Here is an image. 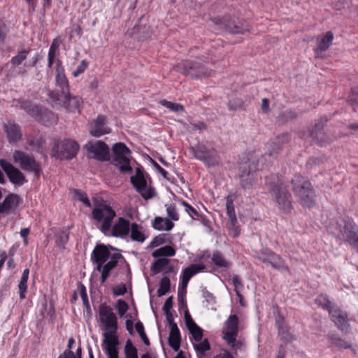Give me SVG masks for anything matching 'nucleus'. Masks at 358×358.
Here are the masks:
<instances>
[{"label": "nucleus", "mask_w": 358, "mask_h": 358, "mask_svg": "<svg viewBox=\"0 0 358 358\" xmlns=\"http://www.w3.org/2000/svg\"><path fill=\"white\" fill-rule=\"evenodd\" d=\"M13 162L18 164L22 170L34 173L36 176H40L41 173V165L33 156L23 151L16 150L13 153Z\"/></svg>", "instance_id": "obj_10"}, {"label": "nucleus", "mask_w": 358, "mask_h": 358, "mask_svg": "<svg viewBox=\"0 0 358 358\" xmlns=\"http://www.w3.org/2000/svg\"><path fill=\"white\" fill-rule=\"evenodd\" d=\"M333 322L342 331L347 332L350 324L348 320V314L343 313L341 310H335L330 312Z\"/></svg>", "instance_id": "obj_25"}, {"label": "nucleus", "mask_w": 358, "mask_h": 358, "mask_svg": "<svg viewBox=\"0 0 358 358\" xmlns=\"http://www.w3.org/2000/svg\"><path fill=\"white\" fill-rule=\"evenodd\" d=\"M206 267V265L203 264H192L184 268L181 275L182 284L187 287L191 278L196 273L203 271Z\"/></svg>", "instance_id": "obj_23"}, {"label": "nucleus", "mask_w": 358, "mask_h": 358, "mask_svg": "<svg viewBox=\"0 0 358 358\" xmlns=\"http://www.w3.org/2000/svg\"><path fill=\"white\" fill-rule=\"evenodd\" d=\"M239 319L236 315H230L224 322L222 330L223 339L233 350H237L240 347V342L236 338L238 334Z\"/></svg>", "instance_id": "obj_9"}, {"label": "nucleus", "mask_w": 358, "mask_h": 358, "mask_svg": "<svg viewBox=\"0 0 358 358\" xmlns=\"http://www.w3.org/2000/svg\"><path fill=\"white\" fill-rule=\"evenodd\" d=\"M131 223L128 220L120 217L110 229L111 236L116 238H124L129 235Z\"/></svg>", "instance_id": "obj_19"}, {"label": "nucleus", "mask_w": 358, "mask_h": 358, "mask_svg": "<svg viewBox=\"0 0 358 358\" xmlns=\"http://www.w3.org/2000/svg\"><path fill=\"white\" fill-rule=\"evenodd\" d=\"M256 257L263 263L270 264L273 268L288 271L289 267L285 260L278 255L268 248H264L257 252Z\"/></svg>", "instance_id": "obj_13"}, {"label": "nucleus", "mask_w": 358, "mask_h": 358, "mask_svg": "<svg viewBox=\"0 0 358 358\" xmlns=\"http://www.w3.org/2000/svg\"><path fill=\"white\" fill-rule=\"evenodd\" d=\"M110 132V129L106 125V117L102 115L94 120L90 129V134L94 137H100Z\"/></svg>", "instance_id": "obj_21"}, {"label": "nucleus", "mask_w": 358, "mask_h": 358, "mask_svg": "<svg viewBox=\"0 0 358 358\" xmlns=\"http://www.w3.org/2000/svg\"><path fill=\"white\" fill-rule=\"evenodd\" d=\"M191 151L196 159L201 161L208 167L217 166L220 162L218 152L213 148L201 144L192 147Z\"/></svg>", "instance_id": "obj_8"}, {"label": "nucleus", "mask_w": 358, "mask_h": 358, "mask_svg": "<svg viewBox=\"0 0 358 358\" xmlns=\"http://www.w3.org/2000/svg\"><path fill=\"white\" fill-rule=\"evenodd\" d=\"M85 148L95 159L103 162L109 159V147L103 141L88 142Z\"/></svg>", "instance_id": "obj_16"}, {"label": "nucleus", "mask_w": 358, "mask_h": 358, "mask_svg": "<svg viewBox=\"0 0 358 358\" xmlns=\"http://www.w3.org/2000/svg\"><path fill=\"white\" fill-rule=\"evenodd\" d=\"M5 129L10 142H15L20 139L21 133L18 125L9 123L6 125Z\"/></svg>", "instance_id": "obj_32"}, {"label": "nucleus", "mask_w": 358, "mask_h": 358, "mask_svg": "<svg viewBox=\"0 0 358 358\" xmlns=\"http://www.w3.org/2000/svg\"><path fill=\"white\" fill-rule=\"evenodd\" d=\"M169 262L170 260L169 259L159 257L152 264L151 271L154 273H159L162 271V268L169 263Z\"/></svg>", "instance_id": "obj_41"}, {"label": "nucleus", "mask_w": 358, "mask_h": 358, "mask_svg": "<svg viewBox=\"0 0 358 358\" xmlns=\"http://www.w3.org/2000/svg\"><path fill=\"white\" fill-rule=\"evenodd\" d=\"M113 294L115 296H122L127 292V287L124 283H120L113 289Z\"/></svg>", "instance_id": "obj_55"}, {"label": "nucleus", "mask_w": 358, "mask_h": 358, "mask_svg": "<svg viewBox=\"0 0 358 358\" xmlns=\"http://www.w3.org/2000/svg\"><path fill=\"white\" fill-rule=\"evenodd\" d=\"M152 227L157 231H169L173 228L174 224L169 219L156 217L152 221Z\"/></svg>", "instance_id": "obj_29"}, {"label": "nucleus", "mask_w": 358, "mask_h": 358, "mask_svg": "<svg viewBox=\"0 0 358 358\" xmlns=\"http://www.w3.org/2000/svg\"><path fill=\"white\" fill-rule=\"evenodd\" d=\"M115 307L120 317H122L124 315L129 308L128 304L122 299L117 300Z\"/></svg>", "instance_id": "obj_50"}, {"label": "nucleus", "mask_w": 358, "mask_h": 358, "mask_svg": "<svg viewBox=\"0 0 358 358\" xmlns=\"http://www.w3.org/2000/svg\"><path fill=\"white\" fill-rule=\"evenodd\" d=\"M22 107L30 115L45 126H50L57 122V118L55 115L46 108L31 104L29 102L24 103Z\"/></svg>", "instance_id": "obj_11"}, {"label": "nucleus", "mask_w": 358, "mask_h": 358, "mask_svg": "<svg viewBox=\"0 0 358 358\" xmlns=\"http://www.w3.org/2000/svg\"><path fill=\"white\" fill-rule=\"evenodd\" d=\"M89 66V62L83 59L76 67L75 71L72 72V76L75 78L78 77L80 74L83 73Z\"/></svg>", "instance_id": "obj_49"}, {"label": "nucleus", "mask_w": 358, "mask_h": 358, "mask_svg": "<svg viewBox=\"0 0 358 358\" xmlns=\"http://www.w3.org/2000/svg\"><path fill=\"white\" fill-rule=\"evenodd\" d=\"M175 255L176 250L171 245L161 247L152 252V257L155 258L173 257Z\"/></svg>", "instance_id": "obj_37"}, {"label": "nucleus", "mask_w": 358, "mask_h": 358, "mask_svg": "<svg viewBox=\"0 0 358 358\" xmlns=\"http://www.w3.org/2000/svg\"><path fill=\"white\" fill-rule=\"evenodd\" d=\"M143 227L136 222H133L131 224L130 228V237L134 241L143 243L145 240V236L142 231Z\"/></svg>", "instance_id": "obj_31"}, {"label": "nucleus", "mask_w": 358, "mask_h": 358, "mask_svg": "<svg viewBox=\"0 0 358 358\" xmlns=\"http://www.w3.org/2000/svg\"><path fill=\"white\" fill-rule=\"evenodd\" d=\"M0 166L12 183L20 186L26 182L24 174L6 159H0Z\"/></svg>", "instance_id": "obj_17"}, {"label": "nucleus", "mask_w": 358, "mask_h": 358, "mask_svg": "<svg viewBox=\"0 0 358 358\" xmlns=\"http://www.w3.org/2000/svg\"><path fill=\"white\" fill-rule=\"evenodd\" d=\"M6 36V25L0 21V41H4Z\"/></svg>", "instance_id": "obj_63"}, {"label": "nucleus", "mask_w": 358, "mask_h": 358, "mask_svg": "<svg viewBox=\"0 0 358 358\" xmlns=\"http://www.w3.org/2000/svg\"><path fill=\"white\" fill-rule=\"evenodd\" d=\"M237 218L236 220H229V221L227 223V228L229 231V235L234 238L238 236L240 234V230L237 227Z\"/></svg>", "instance_id": "obj_46"}, {"label": "nucleus", "mask_w": 358, "mask_h": 358, "mask_svg": "<svg viewBox=\"0 0 358 358\" xmlns=\"http://www.w3.org/2000/svg\"><path fill=\"white\" fill-rule=\"evenodd\" d=\"M289 140L287 134H282L280 136H278L274 141H271L269 144V147L271 150L269 151V156H272L275 152H278L281 148V145Z\"/></svg>", "instance_id": "obj_38"}, {"label": "nucleus", "mask_w": 358, "mask_h": 358, "mask_svg": "<svg viewBox=\"0 0 358 358\" xmlns=\"http://www.w3.org/2000/svg\"><path fill=\"white\" fill-rule=\"evenodd\" d=\"M236 199V194H230L226 197V209L227 214L229 220H236V215L234 208V202Z\"/></svg>", "instance_id": "obj_35"}, {"label": "nucleus", "mask_w": 358, "mask_h": 358, "mask_svg": "<svg viewBox=\"0 0 358 358\" xmlns=\"http://www.w3.org/2000/svg\"><path fill=\"white\" fill-rule=\"evenodd\" d=\"M55 72L56 89L48 93L50 102H58L61 97L65 96V94L69 92V82L64 73V69L62 62L59 59L57 61Z\"/></svg>", "instance_id": "obj_7"}, {"label": "nucleus", "mask_w": 358, "mask_h": 358, "mask_svg": "<svg viewBox=\"0 0 358 358\" xmlns=\"http://www.w3.org/2000/svg\"><path fill=\"white\" fill-rule=\"evenodd\" d=\"M254 164L245 162L239 166V178L241 185L243 189H250L257 182L258 175Z\"/></svg>", "instance_id": "obj_14"}, {"label": "nucleus", "mask_w": 358, "mask_h": 358, "mask_svg": "<svg viewBox=\"0 0 358 358\" xmlns=\"http://www.w3.org/2000/svg\"><path fill=\"white\" fill-rule=\"evenodd\" d=\"M249 29L243 26L234 25L233 27L229 28V31L232 34H244Z\"/></svg>", "instance_id": "obj_58"}, {"label": "nucleus", "mask_w": 358, "mask_h": 358, "mask_svg": "<svg viewBox=\"0 0 358 358\" xmlns=\"http://www.w3.org/2000/svg\"><path fill=\"white\" fill-rule=\"evenodd\" d=\"M193 345L198 356H203L204 353L210 348L208 341L206 338L197 342H194Z\"/></svg>", "instance_id": "obj_39"}, {"label": "nucleus", "mask_w": 358, "mask_h": 358, "mask_svg": "<svg viewBox=\"0 0 358 358\" xmlns=\"http://www.w3.org/2000/svg\"><path fill=\"white\" fill-rule=\"evenodd\" d=\"M122 257L117 250L103 244H98L91 254V262L94 269L101 273V282L105 283L110 271L117 266L118 261Z\"/></svg>", "instance_id": "obj_1"}, {"label": "nucleus", "mask_w": 358, "mask_h": 358, "mask_svg": "<svg viewBox=\"0 0 358 358\" xmlns=\"http://www.w3.org/2000/svg\"><path fill=\"white\" fill-rule=\"evenodd\" d=\"M80 294L85 306H88V297L87 294L86 288L84 285H81L80 288Z\"/></svg>", "instance_id": "obj_59"}, {"label": "nucleus", "mask_w": 358, "mask_h": 358, "mask_svg": "<svg viewBox=\"0 0 358 358\" xmlns=\"http://www.w3.org/2000/svg\"><path fill=\"white\" fill-rule=\"evenodd\" d=\"M322 127H323V125L316 124L315 130L313 131L312 134H311V136H313V138L314 139H315L316 141H317V143H320L321 145H322L323 143L319 140L318 133L317 131V130L319 131L320 129H322Z\"/></svg>", "instance_id": "obj_62"}, {"label": "nucleus", "mask_w": 358, "mask_h": 358, "mask_svg": "<svg viewBox=\"0 0 358 358\" xmlns=\"http://www.w3.org/2000/svg\"><path fill=\"white\" fill-rule=\"evenodd\" d=\"M173 306V296H169L163 306L164 313L170 312V309Z\"/></svg>", "instance_id": "obj_61"}, {"label": "nucleus", "mask_w": 358, "mask_h": 358, "mask_svg": "<svg viewBox=\"0 0 358 358\" xmlns=\"http://www.w3.org/2000/svg\"><path fill=\"white\" fill-rule=\"evenodd\" d=\"M78 143L71 139H64L57 143L52 150L54 156L60 159H71L79 150Z\"/></svg>", "instance_id": "obj_12"}, {"label": "nucleus", "mask_w": 358, "mask_h": 358, "mask_svg": "<svg viewBox=\"0 0 358 358\" xmlns=\"http://www.w3.org/2000/svg\"><path fill=\"white\" fill-rule=\"evenodd\" d=\"M103 343L105 345L104 350L108 358H119L117 348L119 344L117 338H111L110 339L103 340Z\"/></svg>", "instance_id": "obj_27"}, {"label": "nucleus", "mask_w": 358, "mask_h": 358, "mask_svg": "<svg viewBox=\"0 0 358 358\" xmlns=\"http://www.w3.org/2000/svg\"><path fill=\"white\" fill-rule=\"evenodd\" d=\"M265 184L279 210L288 213L293 208L291 194L282 180L276 175L265 178Z\"/></svg>", "instance_id": "obj_2"}, {"label": "nucleus", "mask_w": 358, "mask_h": 358, "mask_svg": "<svg viewBox=\"0 0 358 358\" xmlns=\"http://www.w3.org/2000/svg\"><path fill=\"white\" fill-rule=\"evenodd\" d=\"M166 206V213L168 219L170 220L178 221L179 220V215L177 212L176 207L174 204H171Z\"/></svg>", "instance_id": "obj_48"}, {"label": "nucleus", "mask_w": 358, "mask_h": 358, "mask_svg": "<svg viewBox=\"0 0 358 358\" xmlns=\"http://www.w3.org/2000/svg\"><path fill=\"white\" fill-rule=\"evenodd\" d=\"M187 287H185L183 284H180L178 292V299L179 304H183L185 303V297L187 292Z\"/></svg>", "instance_id": "obj_54"}, {"label": "nucleus", "mask_w": 358, "mask_h": 358, "mask_svg": "<svg viewBox=\"0 0 358 358\" xmlns=\"http://www.w3.org/2000/svg\"><path fill=\"white\" fill-rule=\"evenodd\" d=\"M130 180L131 183L143 198L149 199L153 197V190L147 187V182L141 166L136 169V173L131 177Z\"/></svg>", "instance_id": "obj_15"}, {"label": "nucleus", "mask_w": 358, "mask_h": 358, "mask_svg": "<svg viewBox=\"0 0 358 358\" xmlns=\"http://www.w3.org/2000/svg\"><path fill=\"white\" fill-rule=\"evenodd\" d=\"M171 282L168 277H164L159 283V287L157 289V295L162 296L165 295L170 289Z\"/></svg>", "instance_id": "obj_42"}, {"label": "nucleus", "mask_w": 358, "mask_h": 358, "mask_svg": "<svg viewBox=\"0 0 358 358\" xmlns=\"http://www.w3.org/2000/svg\"><path fill=\"white\" fill-rule=\"evenodd\" d=\"M286 355V349L285 347L282 345L279 346V349L278 351V355L276 358H285Z\"/></svg>", "instance_id": "obj_64"}, {"label": "nucleus", "mask_w": 358, "mask_h": 358, "mask_svg": "<svg viewBox=\"0 0 358 358\" xmlns=\"http://www.w3.org/2000/svg\"><path fill=\"white\" fill-rule=\"evenodd\" d=\"M189 332L192 335L194 342L202 340L203 332L202 329L199 326L194 328L193 330L189 331Z\"/></svg>", "instance_id": "obj_56"}, {"label": "nucleus", "mask_w": 358, "mask_h": 358, "mask_svg": "<svg viewBox=\"0 0 358 358\" xmlns=\"http://www.w3.org/2000/svg\"><path fill=\"white\" fill-rule=\"evenodd\" d=\"M29 53V51L27 50H22L16 56L13 57L10 62L12 64L15 66H18L22 63L24 60L26 59L27 55Z\"/></svg>", "instance_id": "obj_47"}, {"label": "nucleus", "mask_w": 358, "mask_h": 358, "mask_svg": "<svg viewBox=\"0 0 358 358\" xmlns=\"http://www.w3.org/2000/svg\"><path fill=\"white\" fill-rule=\"evenodd\" d=\"M29 275V270L25 268L22 274L20 280L18 285L20 299L23 300L26 297V292L27 289V281Z\"/></svg>", "instance_id": "obj_33"}, {"label": "nucleus", "mask_w": 358, "mask_h": 358, "mask_svg": "<svg viewBox=\"0 0 358 358\" xmlns=\"http://www.w3.org/2000/svg\"><path fill=\"white\" fill-rule=\"evenodd\" d=\"M69 232L66 230L62 231L56 236V243L59 248L64 249L69 241Z\"/></svg>", "instance_id": "obj_44"}, {"label": "nucleus", "mask_w": 358, "mask_h": 358, "mask_svg": "<svg viewBox=\"0 0 358 358\" xmlns=\"http://www.w3.org/2000/svg\"><path fill=\"white\" fill-rule=\"evenodd\" d=\"M113 164L123 173H131L132 168L127 155L131 154L130 149L124 143H116L113 145Z\"/></svg>", "instance_id": "obj_6"}, {"label": "nucleus", "mask_w": 358, "mask_h": 358, "mask_svg": "<svg viewBox=\"0 0 358 358\" xmlns=\"http://www.w3.org/2000/svg\"><path fill=\"white\" fill-rule=\"evenodd\" d=\"M334 40V34L331 31H327L321 37L317 39V47L315 51L324 52L327 50L331 45Z\"/></svg>", "instance_id": "obj_28"}, {"label": "nucleus", "mask_w": 358, "mask_h": 358, "mask_svg": "<svg viewBox=\"0 0 358 358\" xmlns=\"http://www.w3.org/2000/svg\"><path fill=\"white\" fill-rule=\"evenodd\" d=\"M135 329H136V331L138 332L139 336L141 337V340L144 343V344L147 346H149L150 344V341L145 334V332L144 331L143 324L141 321H138L136 323Z\"/></svg>", "instance_id": "obj_45"}, {"label": "nucleus", "mask_w": 358, "mask_h": 358, "mask_svg": "<svg viewBox=\"0 0 358 358\" xmlns=\"http://www.w3.org/2000/svg\"><path fill=\"white\" fill-rule=\"evenodd\" d=\"M160 104L173 112L180 113L184 111L183 106L180 103L164 99L160 101Z\"/></svg>", "instance_id": "obj_43"}, {"label": "nucleus", "mask_w": 358, "mask_h": 358, "mask_svg": "<svg viewBox=\"0 0 358 358\" xmlns=\"http://www.w3.org/2000/svg\"><path fill=\"white\" fill-rule=\"evenodd\" d=\"M169 344L173 350L178 351L180 345V334L177 324H173L170 329Z\"/></svg>", "instance_id": "obj_30"}, {"label": "nucleus", "mask_w": 358, "mask_h": 358, "mask_svg": "<svg viewBox=\"0 0 358 358\" xmlns=\"http://www.w3.org/2000/svg\"><path fill=\"white\" fill-rule=\"evenodd\" d=\"M292 191L303 208H313L315 205L316 194L310 182L299 174L291 180Z\"/></svg>", "instance_id": "obj_3"}, {"label": "nucleus", "mask_w": 358, "mask_h": 358, "mask_svg": "<svg viewBox=\"0 0 358 358\" xmlns=\"http://www.w3.org/2000/svg\"><path fill=\"white\" fill-rule=\"evenodd\" d=\"M340 233L345 238V241L348 243L358 252V229L351 220L345 222L344 226L340 230Z\"/></svg>", "instance_id": "obj_18"}, {"label": "nucleus", "mask_w": 358, "mask_h": 358, "mask_svg": "<svg viewBox=\"0 0 358 358\" xmlns=\"http://www.w3.org/2000/svg\"><path fill=\"white\" fill-rule=\"evenodd\" d=\"M185 208V211L192 217H194V216L199 217V213L197 210L193 208L192 206H190L189 203H187L186 201H182L181 203Z\"/></svg>", "instance_id": "obj_57"}, {"label": "nucleus", "mask_w": 358, "mask_h": 358, "mask_svg": "<svg viewBox=\"0 0 358 358\" xmlns=\"http://www.w3.org/2000/svg\"><path fill=\"white\" fill-rule=\"evenodd\" d=\"M211 261L216 266L222 268H229L231 265L219 251L213 253Z\"/></svg>", "instance_id": "obj_34"}, {"label": "nucleus", "mask_w": 358, "mask_h": 358, "mask_svg": "<svg viewBox=\"0 0 358 358\" xmlns=\"http://www.w3.org/2000/svg\"><path fill=\"white\" fill-rule=\"evenodd\" d=\"M20 203V197L17 194H9L3 202L0 203V213L7 214L13 210Z\"/></svg>", "instance_id": "obj_24"}, {"label": "nucleus", "mask_w": 358, "mask_h": 358, "mask_svg": "<svg viewBox=\"0 0 358 358\" xmlns=\"http://www.w3.org/2000/svg\"><path fill=\"white\" fill-rule=\"evenodd\" d=\"M99 315L105 331L103 340L117 338L115 336L118 329L117 317L113 308L106 303H101L99 307Z\"/></svg>", "instance_id": "obj_5"}, {"label": "nucleus", "mask_w": 358, "mask_h": 358, "mask_svg": "<svg viewBox=\"0 0 358 358\" xmlns=\"http://www.w3.org/2000/svg\"><path fill=\"white\" fill-rule=\"evenodd\" d=\"M172 237L169 234H161L158 236H155L152 241L150 242L149 247L150 248H154L158 247L161 245L171 243Z\"/></svg>", "instance_id": "obj_36"}, {"label": "nucleus", "mask_w": 358, "mask_h": 358, "mask_svg": "<svg viewBox=\"0 0 358 358\" xmlns=\"http://www.w3.org/2000/svg\"><path fill=\"white\" fill-rule=\"evenodd\" d=\"M124 352L125 358H138L137 349L130 339L126 341Z\"/></svg>", "instance_id": "obj_40"}, {"label": "nucleus", "mask_w": 358, "mask_h": 358, "mask_svg": "<svg viewBox=\"0 0 358 358\" xmlns=\"http://www.w3.org/2000/svg\"><path fill=\"white\" fill-rule=\"evenodd\" d=\"M76 34L77 36H80L82 35V28L78 24H73L71 27V33L70 34V38L73 37V34Z\"/></svg>", "instance_id": "obj_60"}, {"label": "nucleus", "mask_w": 358, "mask_h": 358, "mask_svg": "<svg viewBox=\"0 0 358 358\" xmlns=\"http://www.w3.org/2000/svg\"><path fill=\"white\" fill-rule=\"evenodd\" d=\"M75 197L78 199L80 201L83 202L84 205L87 207L91 206V203L87 196V194L81 190L76 189L75 191Z\"/></svg>", "instance_id": "obj_51"}, {"label": "nucleus", "mask_w": 358, "mask_h": 358, "mask_svg": "<svg viewBox=\"0 0 358 358\" xmlns=\"http://www.w3.org/2000/svg\"><path fill=\"white\" fill-rule=\"evenodd\" d=\"M81 103L80 97L71 96L69 92L65 94V96L61 97L58 102H51L53 106H63L72 112L79 110Z\"/></svg>", "instance_id": "obj_20"}, {"label": "nucleus", "mask_w": 358, "mask_h": 358, "mask_svg": "<svg viewBox=\"0 0 358 358\" xmlns=\"http://www.w3.org/2000/svg\"><path fill=\"white\" fill-rule=\"evenodd\" d=\"M185 324L189 331L193 330L194 328L198 327V325L194 322V321L192 318V317L187 310H186V311L185 313Z\"/></svg>", "instance_id": "obj_53"}, {"label": "nucleus", "mask_w": 358, "mask_h": 358, "mask_svg": "<svg viewBox=\"0 0 358 358\" xmlns=\"http://www.w3.org/2000/svg\"><path fill=\"white\" fill-rule=\"evenodd\" d=\"M231 281L234 287L235 292H241V290L243 288V284L238 275H234L231 278Z\"/></svg>", "instance_id": "obj_52"}, {"label": "nucleus", "mask_w": 358, "mask_h": 358, "mask_svg": "<svg viewBox=\"0 0 358 358\" xmlns=\"http://www.w3.org/2000/svg\"><path fill=\"white\" fill-rule=\"evenodd\" d=\"M275 323L278 330V335L282 340L286 343H289L295 339L294 336L289 331V329L285 324L283 318L278 317L276 319Z\"/></svg>", "instance_id": "obj_26"}, {"label": "nucleus", "mask_w": 358, "mask_h": 358, "mask_svg": "<svg viewBox=\"0 0 358 358\" xmlns=\"http://www.w3.org/2000/svg\"><path fill=\"white\" fill-rule=\"evenodd\" d=\"M116 216L115 211L105 201L96 202L92 212V217L96 221L101 222L99 229L104 234L110 233L111 224Z\"/></svg>", "instance_id": "obj_4"}, {"label": "nucleus", "mask_w": 358, "mask_h": 358, "mask_svg": "<svg viewBox=\"0 0 358 358\" xmlns=\"http://www.w3.org/2000/svg\"><path fill=\"white\" fill-rule=\"evenodd\" d=\"M185 73L193 78H201L202 76H210V73L206 71L205 66L198 63L187 62Z\"/></svg>", "instance_id": "obj_22"}]
</instances>
